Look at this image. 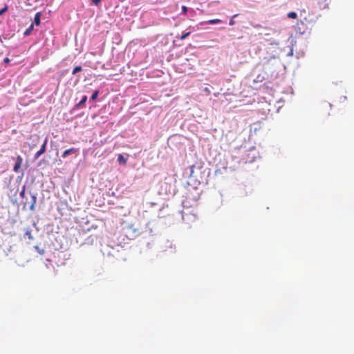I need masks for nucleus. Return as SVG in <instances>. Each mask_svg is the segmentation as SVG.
Returning a JSON list of instances; mask_svg holds the SVG:
<instances>
[{
  "label": "nucleus",
  "instance_id": "1",
  "mask_svg": "<svg viewBox=\"0 0 354 354\" xmlns=\"http://www.w3.org/2000/svg\"><path fill=\"white\" fill-rule=\"evenodd\" d=\"M22 162H23V158L20 156H18L16 158V162L13 167L14 171H15V172L19 171V170L21 168V166L22 165Z\"/></svg>",
  "mask_w": 354,
  "mask_h": 354
},
{
  "label": "nucleus",
  "instance_id": "2",
  "mask_svg": "<svg viewBox=\"0 0 354 354\" xmlns=\"http://www.w3.org/2000/svg\"><path fill=\"white\" fill-rule=\"evenodd\" d=\"M78 151H79V149H77V148H73H73H70L68 149L65 150L63 152L62 156L63 158H66L67 156L71 155V154L76 153Z\"/></svg>",
  "mask_w": 354,
  "mask_h": 354
},
{
  "label": "nucleus",
  "instance_id": "3",
  "mask_svg": "<svg viewBox=\"0 0 354 354\" xmlns=\"http://www.w3.org/2000/svg\"><path fill=\"white\" fill-rule=\"evenodd\" d=\"M118 161L119 163L125 165L127 162V158H124L122 154H118Z\"/></svg>",
  "mask_w": 354,
  "mask_h": 354
},
{
  "label": "nucleus",
  "instance_id": "4",
  "mask_svg": "<svg viewBox=\"0 0 354 354\" xmlns=\"http://www.w3.org/2000/svg\"><path fill=\"white\" fill-rule=\"evenodd\" d=\"M40 17H41V14L40 12H37L36 13V15H35V18H34V23L36 24V25H39L40 24Z\"/></svg>",
  "mask_w": 354,
  "mask_h": 354
},
{
  "label": "nucleus",
  "instance_id": "5",
  "mask_svg": "<svg viewBox=\"0 0 354 354\" xmlns=\"http://www.w3.org/2000/svg\"><path fill=\"white\" fill-rule=\"evenodd\" d=\"M87 100V96L86 95H84L82 98V100H80V102L77 104V106L78 107H82L84 106V104H85V102H86Z\"/></svg>",
  "mask_w": 354,
  "mask_h": 354
},
{
  "label": "nucleus",
  "instance_id": "6",
  "mask_svg": "<svg viewBox=\"0 0 354 354\" xmlns=\"http://www.w3.org/2000/svg\"><path fill=\"white\" fill-rule=\"evenodd\" d=\"M47 142H48V139H47V138H46L41 147V149H39L41 151V152H42L43 153H44L46 151Z\"/></svg>",
  "mask_w": 354,
  "mask_h": 354
},
{
  "label": "nucleus",
  "instance_id": "7",
  "mask_svg": "<svg viewBox=\"0 0 354 354\" xmlns=\"http://www.w3.org/2000/svg\"><path fill=\"white\" fill-rule=\"evenodd\" d=\"M221 21L219 19H210V20L206 21V24H218Z\"/></svg>",
  "mask_w": 354,
  "mask_h": 354
},
{
  "label": "nucleus",
  "instance_id": "8",
  "mask_svg": "<svg viewBox=\"0 0 354 354\" xmlns=\"http://www.w3.org/2000/svg\"><path fill=\"white\" fill-rule=\"evenodd\" d=\"M33 29V24H31L29 28H28L26 31L24 32V35L27 36L30 34Z\"/></svg>",
  "mask_w": 354,
  "mask_h": 354
},
{
  "label": "nucleus",
  "instance_id": "9",
  "mask_svg": "<svg viewBox=\"0 0 354 354\" xmlns=\"http://www.w3.org/2000/svg\"><path fill=\"white\" fill-rule=\"evenodd\" d=\"M189 35H190V32H187L183 33L180 36H176V38H179L180 39L183 40V39H185L186 37H187Z\"/></svg>",
  "mask_w": 354,
  "mask_h": 354
},
{
  "label": "nucleus",
  "instance_id": "10",
  "mask_svg": "<svg viewBox=\"0 0 354 354\" xmlns=\"http://www.w3.org/2000/svg\"><path fill=\"white\" fill-rule=\"evenodd\" d=\"M288 17L291 19H296L297 17V15L295 12H290L288 13Z\"/></svg>",
  "mask_w": 354,
  "mask_h": 354
},
{
  "label": "nucleus",
  "instance_id": "11",
  "mask_svg": "<svg viewBox=\"0 0 354 354\" xmlns=\"http://www.w3.org/2000/svg\"><path fill=\"white\" fill-rule=\"evenodd\" d=\"M98 95H99V91H94V93L91 95V100L93 101L97 99Z\"/></svg>",
  "mask_w": 354,
  "mask_h": 354
},
{
  "label": "nucleus",
  "instance_id": "12",
  "mask_svg": "<svg viewBox=\"0 0 354 354\" xmlns=\"http://www.w3.org/2000/svg\"><path fill=\"white\" fill-rule=\"evenodd\" d=\"M42 154H43V153H42V152H41V151H40V150H39V151H38L35 154L34 158H35V160H37V159H38V158L40 157V156H41Z\"/></svg>",
  "mask_w": 354,
  "mask_h": 354
},
{
  "label": "nucleus",
  "instance_id": "13",
  "mask_svg": "<svg viewBox=\"0 0 354 354\" xmlns=\"http://www.w3.org/2000/svg\"><path fill=\"white\" fill-rule=\"evenodd\" d=\"M82 68H73V72H72V73H73V75H75V74H76L77 73H78V72L81 71H82Z\"/></svg>",
  "mask_w": 354,
  "mask_h": 354
},
{
  "label": "nucleus",
  "instance_id": "14",
  "mask_svg": "<svg viewBox=\"0 0 354 354\" xmlns=\"http://www.w3.org/2000/svg\"><path fill=\"white\" fill-rule=\"evenodd\" d=\"M32 199H33V203H32V204L31 205V206L30 207V209L31 210H34L35 204L36 203V197L35 196H32Z\"/></svg>",
  "mask_w": 354,
  "mask_h": 354
},
{
  "label": "nucleus",
  "instance_id": "15",
  "mask_svg": "<svg viewBox=\"0 0 354 354\" xmlns=\"http://www.w3.org/2000/svg\"><path fill=\"white\" fill-rule=\"evenodd\" d=\"M182 11H183V14L186 15L187 12V7L185 6H182Z\"/></svg>",
  "mask_w": 354,
  "mask_h": 354
},
{
  "label": "nucleus",
  "instance_id": "16",
  "mask_svg": "<svg viewBox=\"0 0 354 354\" xmlns=\"http://www.w3.org/2000/svg\"><path fill=\"white\" fill-rule=\"evenodd\" d=\"M235 17H236V15H234L233 17L230 20V23L229 24H230V26H232V25L234 24L235 22H234L233 18H234Z\"/></svg>",
  "mask_w": 354,
  "mask_h": 354
},
{
  "label": "nucleus",
  "instance_id": "17",
  "mask_svg": "<svg viewBox=\"0 0 354 354\" xmlns=\"http://www.w3.org/2000/svg\"><path fill=\"white\" fill-rule=\"evenodd\" d=\"M102 0H93L92 1V3L96 6H97L100 2H101Z\"/></svg>",
  "mask_w": 354,
  "mask_h": 354
},
{
  "label": "nucleus",
  "instance_id": "18",
  "mask_svg": "<svg viewBox=\"0 0 354 354\" xmlns=\"http://www.w3.org/2000/svg\"><path fill=\"white\" fill-rule=\"evenodd\" d=\"M7 9H8V7L6 6L5 8L0 10V15H2L3 13H4L7 10Z\"/></svg>",
  "mask_w": 354,
  "mask_h": 354
},
{
  "label": "nucleus",
  "instance_id": "19",
  "mask_svg": "<svg viewBox=\"0 0 354 354\" xmlns=\"http://www.w3.org/2000/svg\"><path fill=\"white\" fill-rule=\"evenodd\" d=\"M194 168H195V166L194 165H192L190 167V170H191V175L193 174L194 173Z\"/></svg>",
  "mask_w": 354,
  "mask_h": 354
},
{
  "label": "nucleus",
  "instance_id": "20",
  "mask_svg": "<svg viewBox=\"0 0 354 354\" xmlns=\"http://www.w3.org/2000/svg\"><path fill=\"white\" fill-rule=\"evenodd\" d=\"M24 194H25V189H24L21 192V193H20V196H21V197H24Z\"/></svg>",
  "mask_w": 354,
  "mask_h": 354
},
{
  "label": "nucleus",
  "instance_id": "21",
  "mask_svg": "<svg viewBox=\"0 0 354 354\" xmlns=\"http://www.w3.org/2000/svg\"><path fill=\"white\" fill-rule=\"evenodd\" d=\"M9 62H10V59H9L8 57H6V58H5V59H4V63H5V64H8V63H9Z\"/></svg>",
  "mask_w": 354,
  "mask_h": 354
}]
</instances>
